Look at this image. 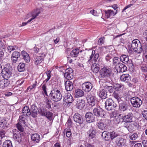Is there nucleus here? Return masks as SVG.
Listing matches in <instances>:
<instances>
[{
    "label": "nucleus",
    "instance_id": "5701e85b",
    "mask_svg": "<svg viewBox=\"0 0 147 147\" xmlns=\"http://www.w3.org/2000/svg\"><path fill=\"white\" fill-rule=\"evenodd\" d=\"M65 89L67 91H71L73 89L74 86L72 83L69 80L65 82Z\"/></svg>",
    "mask_w": 147,
    "mask_h": 147
},
{
    "label": "nucleus",
    "instance_id": "72a5a7b5",
    "mask_svg": "<svg viewBox=\"0 0 147 147\" xmlns=\"http://www.w3.org/2000/svg\"><path fill=\"white\" fill-rule=\"evenodd\" d=\"M140 135L138 132L134 133H131L129 135V138L131 140H135L139 138Z\"/></svg>",
    "mask_w": 147,
    "mask_h": 147
},
{
    "label": "nucleus",
    "instance_id": "4468645a",
    "mask_svg": "<svg viewBox=\"0 0 147 147\" xmlns=\"http://www.w3.org/2000/svg\"><path fill=\"white\" fill-rule=\"evenodd\" d=\"M86 99L88 104L91 107L94 106L96 103L95 97L90 94H88L86 96Z\"/></svg>",
    "mask_w": 147,
    "mask_h": 147
},
{
    "label": "nucleus",
    "instance_id": "473e14b6",
    "mask_svg": "<svg viewBox=\"0 0 147 147\" xmlns=\"http://www.w3.org/2000/svg\"><path fill=\"white\" fill-rule=\"evenodd\" d=\"M99 65L98 63H94L91 67V69L93 72L98 73L99 70Z\"/></svg>",
    "mask_w": 147,
    "mask_h": 147
},
{
    "label": "nucleus",
    "instance_id": "20e7f679",
    "mask_svg": "<svg viewBox=\"0 0 147 147\" xmlns=\"http://www.w3.org/2000/svg\"><path fill=\"white\" fill-rule=\"evenodd\" d=\"M100 76L102 78L109 77L112 75V70L110 68L104 67L100 71Z\"/></svg>",
    "mask_w": 147,
    "mask_h": 147
},
{
    "label": "nucleus",
    "instance_id": "7c9ffc66",
    "mask_svg": "<svg viewBox=\"0 0 147 147\" xmlns=\"http://www.w3.org/2000/svg\"><path fill=\"white\" fill-rule=\"evenodd\" d=\"M22 115L24 116H28L31 115V110L29 109V107L28 106H25L22 110Z\"/></svg>",
    "mask_w": 147,
    "mask_h": 147
},
{
    "label": "nucleus",
    "instance_id": "bf43d9fd",
    "mask_svg": "<svg viewBox=\"0 0 147 147\" xmlns=\"http://www.w3.org/2000/svg\"><path fill=\"white\" fill-rule=\"evenodd\" d=\"M144 51L143 54L144 60L145 62L147 63V47Z\"/></svg>",
    "mask_w": 147,
    "mask_h": 147
},
{
    "label": "nucleus",
    "instance_id": "37998d69",
    "mask_svg": "<svg viewBox=\"0 0 147 147\" xmlns=\"http://www.w3.org/2000/svg\"><path fill=\"white\" fill-rule=\"evenodd\" d=\"M102 138L105 140L107 141L109 139V133L107 131L103 132L101 135Z\"/></svg>",
    "mask_w": 147,
    "mask_h": 147
},
{
    "label": "nucleus",
    "instance_id": "a211bd4d",
    "mask_svg": "<svg viewBox=\"0 0 147 147\" xmlns=\"http://www.w3.org/2000/svg\"><path fill=\"white\" fill-rule=\"evenodd\" d=\"M115 68L117 71L119 72H123L127 70V67L122 63H118L115 66Z\"/></svg>",
    "mask_w": 147,
    "mask_h": 147
},
{
    "label": "nucleus",
    "instance_id": "e433bc0d",
    "mask_svg": "<svg viewBox=\"0 0 147 147\" xmlns=\"http://www.w3.org/2000/svg\"><path fill=\"white\" fill-rule=\"evenodd\" d=\"M19 122L21 124H22L23 126H25L26 125V118L24 117V116L23 115H21L20 116L19 118Z\"/></svg>",
    "mask_w": 147,
    "mask_h": 147
},
{
    "label": "nucleus",
    "instance_id": "6e6d98bb",
    "mask_svg": "<svg viewBox=\"0 0 147 147\" xmlns=\"http://www.w3.org/2000/svg\"><path fill=\"white\" fill-rule=\"evenodd\" d=\"M18 130L20 131V132L22 133L24 131V129L23 127V125L22 124L18 123L16 125Z\"/></svg>",
    "mask_w": 147,
    "mask_h": 147
},
{
    "label": "nucleus",
    "instance_id": "69168bd1",
    "mask_svg": "<svg viewBox=\"0 0 147 147\" xmlns=\"http://www.w3.org/2000/svg\"><path fill=\"white\" fill-rule=\"evenodd\" d=\"M64 132H66V136L68 138L70 137L71 135V133L70 131H67L66 130H65L64 131Z\"/></svg>",
    "mask_w": 147,
    "mask_h": 147
},
{
    "label": "nucleus",
    "instance_id": "b1692460",
    "mask_svg": "<svg viewBox=\"0 0 147 147\" xmlns=\"http://www.w3.org/2000/svg\"><path fill=\"white\" fill-rule=\"evenodd\" d=\"M85 102L84 100L83 99H79L77 102L76 105V107L78 109H82L85 105Z\"/></svg>",
    "mask_w": 147,
    "mask_h": 147
},
{
    "label": "nucleus",
    "instance_id": "603ef678",
    "mask_svg": "<svg viewBox=\"0 0 147 147\" xmlns=\"http://www.w3.org/2000/svg\"><path fill=\"white\" fill-rule=\"evenodd\" d=\"M136 1V0H133L130 2V4L126 6L123 9H127L130 7H131V8H133V7H134L135 6L134 3H135Z\"/></svg>",
    "mask_w": 147,
    "mask_h": 147
},
{
    "label": "nucleus",
    "instance_id": "0e129e2a",
    "mask_svg": "<svg viewBox=\"0 0 147 147\" xmlns=\"http://www.w3.org/2000/svg\"><path fill=\"white\" fill-rule=\"evenodd\" d=\"M143 117L147 120V110H144L142 112Z\"/></svg>",
    "mask_w": 147,
    "mask_h": 147
},
{
    "label": "nucleus",
    "instance_id": "0eeeda50",
    "mask_svg": "<svg viewBox=\"0 0 147 147\" xmlns=\"http://www.w3.org/2000/svg\"><path fill=\"white\" fill-rule=\"evenodd\" d=\"M94 115L98 117H105L106 112L100 108H94L93 110Z\"/></svg>",
    "mask_w": 147,
    "mask_h": 147
},
{
    "label": "nucleus",
    "instance_id": "f3484780",
    "mask_svg": "<svg viewBox=\"0 0 147 147\" xmlns=\"http://www.w3.org/2000/svg\"><path fill=\"white\" fill-rule=\"evenodd\" d=\"M129 108V105L125 102L123 101L119 103V110L121 112H124L127 111Z\"/></svg>",
    "mask_w": 147,
    "mask_h": 147
},
{
    "label": "nucleus",
    "instance_id": "ea45409f",
    "mask_svg": "<svg viewBox=\"0 0 147 147\" xmlns=\"http://www.w3.org/2000/svg\"><path fill=\"white\" fill-rule=\"evenodd\" d=\"M101 10H92L90 11V13L94 16H98L101 14Z\"/></svg>",
    "mask_w": 147,
    "mask_h": 147
},
{
    "label": "nucleus",
    "instance_id": "f03ea898",
    "mask_svg": "<svg viewBox=\"0 0 147 147\" xmlns=\"http://www.w3.org/2000/svg\"><path fill=\"white\" fill-rule=\"evenodd\" d=\"M131 48L135 52L138 53H140L143 50L140 41L138 40H134L132 41Z\"/></svg>",
    "mask_w": 147,
    "mask_h": 147
},
{
    "label": "nucleus",
    "instance_id": "f257e3e1",
    "mask_svg": "<svg viewBox=\"0 0 147 147\" xmlns=\"http://www.w3.org/2000/svg\"><path fill=\"white\" fill-rule=\"evenodd\" d=\"M12 68L9 64H6L1 72L2 75L4 78L8 79L12 76Z\"/></svg>",
    "mask_w": 147,
    "mask_h": 147
},
{
    "label": "nucleus",
    "instance_id": "412c9836",
    "mask_svg": "<svg viewBox=\"0 0 147 147\" xmlns=\"http://www.w3.org/2000/svg\"><path fill=\"white\" fill-rule=\"evenodd\" d=\"M120 61L125 64H130L131 61L129 59L128 56L125 55H123L120 57Z\"/></svg>",
    "mask_w": 147,
    "mask_h": 147
},
{
    "label": "nucleus",
    "instance_id": "4be33fe9",
    "mask_svg": "<svg viewBox=\"0 0 147 147\" xmlns=\"http://www.w3.org/2000/svg\"><path fill=\"white\" fill-rule=\"evenodd\" d=\"M20 53L17 51L13 52L12 54L11 60L13 62L16 63L18 60V59L20 57Z\"/></svg>",
    "mask_w": 147,
    "mask_h": 147
},
{
    "label": "nucleus",
    "instance_id": "c03bdc74",
    "mask_svg": "<svg viewBox=\"0 0 147 147\" xmlns=\"http://www.w3.org/2000/svg\"><path fill=\"white\" fill-rule=\"evenodd\" d=\"M3 147H13L11 142L9 140H5L3 143Z\"/></svg>",
    "mask_w": 147,
    "mask_h": 147
},
{
    "label": "nucleus",
    "instance_id": "3c124183",
    "mask_svg": "<svg viewBox=\"0 0 147 147\" xmlns=\"http://www.w3.org/2000/svg\"><path fill=\"white\" fill-rule=\"evenodd\" d=\"M118 135V133L115 131H113L109 133L110 137L111 140H113L117 137Z\"/></svg>",
    "mask_w": 147,
    "mask_h": 147
},
{
    "label": "nucleus",
    "instance_id": "49530a36",
    "mask_svg": "<svg viewBox=\"0 0 147 147\" xmlns=\"http://www.w3.org/2000/svg\"><path fill=\"white\" fill-rule=\"evenodd\" d=\"M43 59V58L41 56L36 57L35 58V64L36 65L42 62Z\"/></svg>",
    "mask_w": 147,
    "mask_h": 147
},
{
    "label": "nucleus",
    "instance_id": "423d86ee",
    "mask_svg": "<svg viewBox=\"0 0 147 147\" xmlns=\"http://www.w3.org/2000/svg\"><path fill=\"white\" fill-rule=\"evenodd\" d=\"M129 123H125L124 125V126L126 128L129 132L134 131L137 129L139 126V124L135 121H132Z\"/></svg>",
    "mask_w": 147,
    "mask_h": 147
},
{
    "label": "nucleus",
    "instance_id": "58836bf2",
    "mask_svg": "<svg viewBox=\"0 0 147 147\" xmlns=\"http://www.w3.org/2000/svg\"><path fill=\"white\" fill-rule=\"evenodd\" d=\"M105 15L107 18H109L111 16H114L116 14V12L114 13V12L111 10H107L105 11Z\"/></svg>",
    "mask_w": 147,
    "mask_h": 147
},
{
    "label": "nucleus",
    "instance_id": "6e6552de",
    "mask_svg": "<svg viewBox=\"0 0 147 147\" xmlns=\"http://www.w3.org/2000/svg\"><path fill=\"white\" fill-rule=\"evenodd\" d=\"M132 105L135 108H139L142 103V100L138 97L135 96L131 98L130 100Z\"/></svg>",
    "mask_w": 147,
    "mask_h": 147
},
{
    "label": "nucleus",
    "instance_id": "f8f14e48",
    "mask_svg": "<svg viewBox=\"0 0 147 147\" xmlns=\"http://www.w3.org/2000/svg\"><path fill=\"white\" fill-rule=\"evenodd\" d=\"M73 118L74 121L80 125L83 124L85 122L84 118L78 113H76L74 115Z\"/></svg>",
    "mask_w": 147,
    "mask_h": 147
},
{
    "label": "nucleus",
    "instance_id": "de8ad7c7",
    "mask_svg": "<svg viewBox=\"0 0 147 147\" xmlns=\"http://www.w3.org/2000/svg\"><path fill=\"white\" fill-rule=\"evenodd\" d=\"M112 96L117 100L118 103L119 102L121 99V97L120 95L114 91L113 94Z\"/></svg>",
    "mask_w": 147,
    "mask_h": 147
},
{
    "label": "nucleus",
    "instance_id": "a878e982",
    "mask_svg": "<svg viewBox=\"0 0 147 147\" xmlns=\"http://www.w3.org/2000/svg\"><path fill=\"white\" fill-rule=\"evenodd\" d=\"M9 84V81L7 79L4 78L0 81V88L3 89L5 87H7Z\"/></svg>",
    "mask_w": 147,
    "mask_h": 147
},
{
    "label": "nucleus",
    "instance_id": "2f4dec72",
    "mask_svg": "<svg viewBox=\"0 0 147 147\" xmlns=\"http://www.w3.org/2000/svg\"><path fill=\"white\" fill-rule=\"evenodd\" d=\"M99 96L102 99H105L107 97V92L105 90H100L98 93Z\"/></svg>",
    "mask_w": 147,
    "mask_h": 147
},
{
    "label": "nucleus",
    "instance_id": "f704fd0d",
    "mask_svg": "<svg viewBox=\"0 0 147 147\" xmlns=\"http://www.w3.org/2000/svg\"><path fill=\"white\" fill-rule=\"evenodd\" d=\"M76 98H78L83 96L84 95V92L81 90L78 89L76 90L75 93Z\"/></svg>",
    "mask_w": 147,
    "mask_h": 147
},
{
    "label": "nucleus",
    "instance_id": "bb28decb",
    "mask_svg": "<svg viewBox=\"0 0 147 147\" xmlns=\"http://www.w3.org/2000/svg\"><path fill=\"white\" fill-rule=\"evenodd\" d=\"M21 55L22 58L27 63H29L30 60V58L29 54L25 51H22L21 52Z\"/></svg>",
    "mask_w": 147,
    "mask_h": 147
},
{
    "label": "nucleus",
    "instance_id": "864d4df0",
    "mask_svg": "<svg viewBox=\"0 0 147 147\" xmlns=\"http://www.w3.org/2000/svg\"><path fill=\"white\" fill-rule=\"evenodd\" d=\"M113 87L116 91H118L121 90V88L122 87V85L120 84L116 83L113 85Z\"/></svg>",
    "mask_w": 147,
    "mask_h": 147
},
{
    "label": "nucleus",
    "instance_id": "aec40b11",
    "mask_svg": "<svg viewBox=\"0 0 147 147\" xmlns=\"http://www.w3.org/2000/svg\"><path fill=\"white\" fill-rule=\"evenodd\" d=\"M82 88L85 91L89 92L92 88V86L91 83L87 82L82 84Z\"/></svg>",
    "mask_w": 147,
    "mask_h": 147
},
{
    "label": "nucleus",
    "instance_id": "4c0bfd02",
    "mask_svg": "<svg viewBox=\"0 0 147 147\" xmlns=\"http://www.w3.org/2000/svg\"><path fill=\"white\" fill-rule=\"evenodd\" d=\"M79 50L78 48L73 49L71 52L70 55L71 57H76L78 56L79 53Z\"/></svg>",
    "mask_w": 147,
    "mask_h": 147
},
{
    "label": "nucleus",
    "instance_id": "7ed1b4c3",
    "mask_svg": "<svg viewBox=\"0 0 147 147\" xmlns=\"http://www.w3.org/2000/svg\"><path fill=\"white\" fill-rule=\"evenodd\" d=\"M50 95L53 100L56 102L60 100L62 97L61 93L58 90H54L51 91Z\"/></svg>",
    "mask_w": 147,
    "mask_h": 147
},
{
    "label": "nucleus",
    "instance_id": "39448f33",
    "mask_svg": "<svg viewBox=\"0 0 147 147\" xmlns=\"http://www.w3.org/2000/svg\"><path fill=\"white\" fill-rule=\"evenodd\" d=\"M105 107L107 111L112 110L117 106V104L111 98H108L105 101Z\"/></svg>",
    "mask_w": 147,
    "mask_h": 147
},
{
    "label": "nucleus",
    "instance_id": "79ce46f5",
    "mask_svg": "<svg viewBox=\"0 0 147 147\" xmlns=\"http://www.w3.org/2000/svg\"><path fill=\"white\" fill-rule=\"evenodd\" d=\"M47 110L45 108L41 107L38 110V111L39 113L41 116H45V115Z\"/></svg>",
    "mask_w": 147,
    "mask_h": 147
},
{
    "label": "nucleus",
    "instance_id": "c9c22d12",
    "mask_svg": "<svg viewBox=\"0 0 147 147\" xmlns=\"http://www.w3.org/2000/svg\"><path fill=\"white\" fill-rule=\"evenodd\" d=\"M35 106L34 105H32L31 107L30 112L31 115L33 117H36L37 114V111L35 109Z\"/></svg>",
    "mask_w": 147,
    "mask_h": 147
},
{
    "label": "nucleus",
    "instance_id": "a19ab883",
    "mask_svg": "<svg viewBox=\"0 0 147 147\" xmlns=\"http://www.w3.org/2000/svg\"><path fill=\"white\" fill-rule=\"evenodd\" d=\"M87 134L90 138H93L96 136V132L93 129H90L88 131Z\"/></svg>",
    "mask_w": 147,
    "mask_h": 147
},
{
    "label": "nucleus",
    "instance_id": "680f3d73",
    "mask_svg": "<svg viewBox=\"0 0 147 147\" xmlns=\"http://www.w3.org/2000/svg\"><path fill=\"white\" fill-rule=\"evenodd\" d=\"M113 64L115 66L118 63H120L119 62L118 58L117 57H115L113 59Z\"/></svg>",
    "mask_w": 147,
    "mask_h": 147
},
{
    "label": "nucleus",
    "instance_id": "dca6fc26",
    "mask_svg": "<svg viewBox=\"0 0 147 147\" xmlns=\"http://www.w3.org/2000/svg\"><path fill=\"white\" fill-rule=\"evenodd\" d=\"M64 74V77L67 79L70 80L73 78V71L71 68L67 69Z\"/></svg>",
    "mask_w": 147,
    "mask_h": 147
},
{
    "label": "nucleus",
    "instance_id": "09e8293b",
    "mask_svg": "<svg viewBox=\"0 0 147 147\" xmlns=\"http://www.w3.org/2000/svg\"><path fill=\"white\" fill-rule=\"evenodd\" d=\"M105 88L109 93H113L114 92V87L113 86L106 85L105 87Z\"/></svg>",
    "mask_w": 147,
    "mask_h": 147
},
{
    "label": "nucleus",
    "instance_id": "5fc2aeb1",
    "mask_svg": "<svg viewBox=\"0 0 147 147\" xmlns=\"http://www.w3.org/2000/svg\"><path fill=\"white\" fill-rule=\"evenodd\" d=\"M7 121L3 119L0 122V129H2L4 127L7 126Z\"/></svg>",
    "mask_w": 147,
    "mask_h": 147
},
{
    "label": "nucleus",
    "instance_id": "4d7b16f0",
    "mask_svg": "<svg viewBox=\"0 0 147 147\" xmlns=\"http://www.w3.org/2000/svg\"><path fill=\"white\" fill-rule=\"evenodd\" d=\"M41 49L42 50H43V51H42V53H41L40 56L42 57H44L46 55L47 53V50L46 49L45 47H42L41 48Z\"/></svg>",
    "mask_w": 147,
    "mask_h": 147
},
{
    "label": "nucleus",
    "instance_id": "9b49d317",
    "mask_svg": "<svg viewBox=\"0 0 147 147\" xmlns=\"http://www.w3.org/2000/svg\"><path fill=\"white\" fill-rule=\"evenodd\" d=\"M63 104L67 105L68 107L69 104L71 103L74 101L73 97L69 93H65L63 96Z\"/></svg>",
    "mask_w": 147,
    "mask_h": 147
},
{
    "label": "nucleus",
    "instance_id": "cd10ccee",
    "mask_svg": "<svg viewBox=\"0 0 147 147\" xmlns=\"http://www.w3.org/2000/svg\"><path fill=\"white\" fill-rule=\"evenodd\" d=\"M121 80L122 81L129 83L131 80V76L128 74H123L121 76Z\"/></svg>",
    "mask_w": 147,
    "mask_h": 147
},
{
    "label": "nucleus",
    "instance_id": "c85d7f7f",
    "mask_svg": "<svg viewBox=\"0 0 147 147\" xmlns=\"http://www.w3.org/2000/svg\"><path fill=\"white\" fill-rule=\"evenodd\" d=\"M117 145L119 147L124 146L126 143L125 139L123 138H117L116 141Z\"/></svg>",
    "mask_w": 147,
    "mask_h": 147
},
{
    "label": "nucleus",
    "instance_id": "393cba45",
    "mask_svg": "<svg viewBox=\"0 0 147 147\" xmlns=\"http://www.w3.org/2000/svg\"><path fill=\"white\" fill-rule=\"evenodd\" d=\"M32 140L35 143H38L40 140V135L38 134H33L31 136Z\"/></svg>",
    "mask_w": 147,
    "mask_h": 147
},
{
    "label": "nucleus",
    "instance_id": "6ab92c4d",
    "mask_svg": "<svg viewBox=\"0 0 147 147\" xmlns=\"http://www.w3.org/2000/svg\"><path fill=\"white\" fill-rule=\"evenodd\" d=\"M107 119L101 120L98 123V127L102 130H105L107 128V124L106 123Z\"/></svg>",
    "mask_w": 147,
    "mask_h": 147
},
{
    "label": "nucleus",
    "instance_id": "a18cd8bd",
    "mask_svg": "<svg viewBox=\"0 0 147 147\" xmlns=\"http://www.w3.org/2000/svg\"><path fill=\"white\" fill-rule=\"evenodd\" d=\"M25 65L23 63H20L18 66V71L20 72L23 71L25 69Z\"/></svg>",
    "mask_w": 147,
    "mask_h": 147
},
{
    "label": "nucleus",
    "instance_id": "338daca9",
    "mask_svg": "<svg viewBox=\"0 0 147 147\" xmlns=\"http://www.w3.org/2000/svg\"><path fill=\"white\" fill-rule=\"evenodd\" d=\"M5 132L4 130L0 129V137L2 138L5 136Z\"/></svg>",
    "mask_w": 147,
    "mask_h": 147
},
{
    "label": "nucleus",
    "instance_id": "2eb2a0df",
    "mask_svg": "<svg viewBox=\"0 0 147 147\" xmlns=\"http://www.w3.org/2000/svg\"><path fill=\"white\" fill-rule=\"evenodd\" d=\"M86 121L88 123L93 122L95 121V117L93 114L90 112H87L85 115Z\"/></svg>",
    "mask_w": 147,
    "mask_h": 147
},
{
    "label": "nucleus",
    "instance_id": "774afa93",
    "mask_svg": "<svg viewBox=\"0 0 147 147\" xmlns=\"http://www.w3.org/2000/svg\"><path fill=\"white\" fill-rule=\"evenodd\" d=\"M105 38V37H104L100 38L98 41V44L99 45H101L103 44L104 43L103 39Z\"/></svg>",
    "mask_w": 147,
    "mask_h": 147
},
{
    "label": "nucleus",
    "instance_id": "1a4fd4ad",
    "mask_svg": "<svg viewBox=\"0 0 147 147\" xmlns=\"http://www.w3.org/2000/svg\"><path fill=\"white\" fill-rule=\"evenodd\" d=\"M99 57V54L98 53H95V51L93 50L92 51V54L90 56L89 59L87 62V63L91 65L92 63V61H94V62L96 63L98 60L99 62L100 59H98Z\"/></svg>",
    "mask_w": 147,
    "mask_h": 147
},
{
    "label": "nucleus",
    "instance_id": "9d476101",
    "mask_svg": "<svg viewBox=\"0 0 147 147\" xmlns=\"http://www.w3.org/2000/svg\"><path fill=\"white\" fill-rule=\"evenodd\" d=\"M133 115L131 112H129L127 115L121 117L119 121L122 122H124L125 123H129L132 121Z\"/></svg>",
    "mask_w": 147,
    "mask_h": 147
},
{
    "label": "nucleus",
    "instance_id": "ddd939ff",
    "mask_svg": "<svg viewBox=\"0 0 147 147\" xmlns=\"http://www.w3.org/2000/svg\"><path fill=\"white\" fill-rule=\"evenodd\" d=\"M13 130V137L14 140L19 142L22 141V137H23V133L19 132L16 129H14Z\"/></svg>",
    "mask_w": 147,
    "mask_h": 147
},
{
    "label": "nucleus",
    "instance_id": "e2e57ef3",
    "mask_svg": "<svg viewBox=\"0 0 147 147\" xmlns=\"http://www.w3.org/2000/svg\"><path fill=\"white\" fill-rule=\"evenodd\" d=\"M107 8H113L114 9H117L118 8L119 9L120 8L119 7L117 4H114L112 5V6H108L107 7Z\"/></svg>",
    "mask_w": 147,
    "mask_h": 147
},
{
    "label": "nucleus",
    "instance_id": "13d9d810",
    "mask_svg": "<svg viewBox=\"0 0 147 147\" xmlns=\"http://www.w3.org/2000/svg\"><path fill=\"white\" fill-rule=\"evenodd\" d=\"M41 85H42V89L43 90L44 93L47 96H48L47 92V87L46 86V84L45 83V84H42Z\"/></svg>",
    "mask_w": 147,
    "mask_h": 147
},
{
    "label": "nucleus",
    "instance_id": "8fccbe9b",
    "mask_svg": "<svg viewBox=\"0 0 147 147\" xmlns=\"http://www.w3.org/2000/svg\"><path fill=\"white\" fill-rule=\"evenodd\" d=\"M45 115V116L49 120H51L52 118L53 114L52 113L47 110Z\"/></svg>",
    "mask_w": 147,
    "mask_h": 147
},
{
    "label": "nucleus",
    "instance_id": "052dcab7",
    "mask_svg": "<svg viewBox=\"0 0 147 147\" xmlns=\"http://www.w3.org/2000/svg\"><path fill=\"white\" fill-rule=\"evenodd\" d=\"M16 48V46H10L8 47L7 49L8 51L11 53V51L15 50Z\"/></svg>",
    "mask_w": 147,
    "mask_h": 147
},
{
    "label": "nucleus",
    "instance_id": "c756f323",
    "mask_svg": "<svg viewBox=\"0 0 147 147\" xmlns=\"http://www.w3.org/2000/svg\"><path fill=\"white\" fill-rule=\"evenodd\" d=\"M40 13V12L38 11V12H36L35 13L36 14L35 15L34 13L33 14H30V15H32V17L27 22H23L22 25H21V26H24L26 25L28 23H29L32 20L35 19L36 17L39 15V14Z\"/></svg>",
    "mask_w": 147,
    "mask_h": 147
}]
</instances>
